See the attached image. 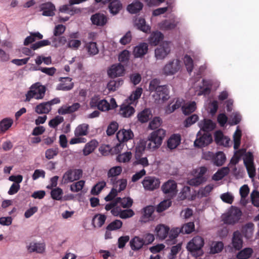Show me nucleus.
Listing matches in <instances>:
<instances>
[{
    "label": "nucleus",
    "instance_id": "f257e3e1",
    "mask_svg": "<svg viewBox=\"0 0 259 259\" xmlns=\"http://www.w3.org/2000/svg\"><path fill=\"white\" fill-rule=\"evenodd\" d=\"M143 90L141 88H138L133 92L131 96L126 100L125 103H123L120 107L119 113L124 117H128L134 114L135 109L131 105H136L138 99L141 97Z\"/></svg>",
    "mask_w": 259,
    "mask_h": 259
},
{
    "label": "nucleus",
    "instance_id": "f03ea898",
    "mask_svg": "<svg viewBox=\"0 0 259 259\" xmlns=\"http://www.w3.org/2000/svg\"><path fill=\"white\" fill-rule=\"evenodd\" d=\"M165 135V131L159 128L153 132L148 137L147 147V148L154 150L159 148L162 144L163 139Z\"/></svg>",
    "mask_w": 259,
    "mask_h": 259
},
{
    "label": "nucleus",
    "instance_id": "7ed1b4c3",
    "mask_svg": "<svg viewBox=\"0 0 259 259\" xmlns=\"http://www.w3.org/2000/svg\"><path fill=\"white\" fill-rule=\"evenodd\" d=\"M46 88L39 82L33 84L26 94L25 101H30L32 98L36 100L42 99L45 96Z\"/></svg>",
    "mask_w": 259,
    "mask_h": 259
},
{
    "label": "nucleus",
    "instance_id": "20e7f679",
    "mask_svg": "<svg viewBox=\"0 0 259 259\" xmlns=\"http://www.w3.org/2000/svg\"><path fill=\"white\" fill-rule=\"evenodd\" d=\"M242 215L241 210L236 207H231L222 215L224 223L227 225H234L238 222Z\"/></svg>",
    "mask_w": 259,
    "mask_h": 259
},
{
    "label": "nucleus",
    "instance_id": "39448f33",
    "mask_svg": "<svg viewBox=\"0 0 259 259\" xmlns=\"http://www.w3.org/2000/svg\"><path fill=\"white\" fill-rule=\"evenodd\" d=\"M110 183L112 185V188L109 194L105 197L106 201H111L118 194V192L123 190L126 187L127 181L125 179H110Z\"/></svg>",
    "mask_w": 259,
    "mask_h": 259
},
{
    "label": "nucleus",
    "instance_id": "423d86ee",
    "mask_svg": "<svg viewBox=\"0 0 259 259\" xmlns=\"http://www.w3.org/2000/svg\"><path fill=\"white\" fill-rule=\"evenodd\" d=\"M182 67L181 61L179 59L174 58L167 62L162 69V72L166 76H171L178 72Z\"/></svg>",
    "mask_w": 259,
    "mask_h": 259
},
{
    "label": "nucleus",
    "instance_id": "0eeeda50",
    "mask_svg": "<svg viewBox=\"0 0 259 259\" xmlns=\"http://www.w3.org/2000/svg\"><path fill=\"white\" fill-rule=\"evenodd\" d=\"M172 47V43L168 41H164L154 50V57L156 60H163L170 53Z\"/></svg>",
    "mask_w": 259,
    "mask_h": 259
},
{
    "label": "nucleus",
    "instance_id": "6e6552de",
    "mask_svg": "<svg viewBox=\"0 0 259 259\" xmlns=\"http://www.w3.org/2000/svg\"><path fill=\"white\" fill-rule=\"evenodd\" d=\"M204 244L203 238L200 236H195L190 240L187 245V248L191 254L195 256H200L202 254L201 248Z\"/></svg>",
    "mask_w": 259,
    "mask_h": 259
},
{
    "label": "nucleus",
    "instance_id": "1a4fd4ad",
    "mask_svg": "<svg viewBox=\"0 0 259 259\" xmlns=\"http://www.w3.org/2000/svg\"><path fill=\"white\" fill-rule=\"evenodd\" d=\"M116 137L119 143L116 145L114 150L116 152H119L124 146V142L132 139L134 137V134L130 129H122L118 132Z\"/></svg>",
    "mask_w": 259,
    "mask_h": 259
},
{
    "label": "nucleus",
    "instance_id": "9d476101",
    "mask_svg": "<svg viewBox=\"0 0 259 259\" xmlns=\"http://www.w3.org/2000/svg\"><path fill=\"white\" fill-rule=\"evenodd\" d=\"M211 85L212 82L210 80L202 79L197 80L194 83L193 87L196 90L198 96L206 95L209 94Z\"/></svg>",
    "mask_w": 259,
    "mask_h": 259
},
{
    "label": "nucleus",
    "instance_id": "9b49d317",
    "mask_svg": "<svg viewBox=\"0 0 259 259\" xmlns=\"http://www.w3.org/2000/svg\"><path fill=\"white\" fill-rule=\"evenodd\" d=\"M145 190L152 191L158 188L160 185V180L153 176H146L142 182Z\"/></svg>",
    "mask_w": 259,
    "mask_h": 259
},
{
    "label": "nucleus",
    "instance_id": "f8f14e48",
    "mask_svg": "<svg viewBox=\"0 0 259 259\" xmlns=\"http://www.w3.org/2000/svg\"><path fill=\"white\" fill-rule=\"evenodd\" d=\"M82 171L79 169H70L67 170L63 176L64 183L72 182L79 180L82 176Z\"/></svg>",
    "mask_w": 259,
    "mask_h": 259
},
{
    "label": "nucleus",
    "instance_id": "ddd939ff",
    "mask_svg": "<svg viewBox=\"0 0 259 259\" xmlns=\"http://www.w3.org/2000/svg\"><path fill=\"white\" fill-rule=\"evenodd\" d=\"M177 184L174 180H168L161 186L163 193L168 197H172L176 195L177 192Z\"/></svg>",
    "mask_w": 259,
    "mask_h": 259
},
{
    "label": "nucleus",
    "instance_id": "4468645a",
    "mask_svg": "<svg viewBox=\"0 0 259 259\" xmlns=\"http://www.w3.org/2000/svg\"><path fill=\"white\" fill-rule=\"evenodd\" d=\"M249 178H253L255 176V168L253 163V157L251 153L248 152L243 159Z\"/></svg>",
    "mask_w": 259,
    "mask_h": 259
},
{
    "label": "nucleus",
    "instance_id": "2eb2a0df",
    "mask_svg": "<svg viewBox=\"0 0 259 259\" xmlns=\"http://www.w3.org/2000/svg\"><path fill=\"white\" fill-rule=\"evenodd\" d=\"M90 106L92 108L97 107L102 111H106L110 110L109 103L106 100H100L98 97L92 98L90 102Z\"/></svg>",
    "mask_w": 259,
    "mask_h": 259
},
{
    "label": "nucleus",
    "instance_id": "dca6fc26",
    "mask_svg": "<svg viewBox=\"0 0 259 259\" xmlns=\"http://www.w3.org/2000/svg\"><path fill=\"white\" fill-rule=\"evenodd\" d=\"M124 72V66L120 63L112 65L107 70L108 75L111 78L122 76Z\"/></svg>",
    "mask_w": 259,
    "mask_h": 259
},
{
    "label": "nucleus",
    "instance_id": "f3484780",
    "mask_svg": "<svg viewBox=\"0 0 259 259\" xmlns=\"http://www.w3.org/2000/svg\"><path fill=\"white\" fill-rule=\"evenodd\" d=\"M180 23V18L174 17L171 20H165L159 23V27L162 30L175 29Z\"/></svg>",
    "mask_w": 259,
    "mask_h": 259
},
{
    "label": "nucleus",
    "instance_id": "a211bd4d",
    "mask_svg": "<svg viewBox=\"0 0 259 259\" xmlns=\"http://www.w3.org/2000/svg\"><path fill=\"white\" fill-rule=\"evenodd\" d=\"M40 11H42V15L44 16L52 17L55 15L56 7L51 2H47L41 4L39 6Z\"/></svg>",
    "mask_w": 259,
    "mask_h": 259
},
{
    "label": "nucleus",
    "instance_id": "6ab92c4d",
    "mask_svg": "<svg viewBox=\"0 0 259 259\" xmlns=\"http://www.w3.org/2000/svg\"><path fill=\"white\" fill-rule=\"evenodd\" d=\"M59 81L60 83H59L56 87L57 90L69 91L74 87V83L72 82V78L70 77H60Z\"/></svg>",
    "mask_w": 259,
    "mask_h": 259
},
{
    "label": "nucleus",
    "instance_id": "aec40b11",
    "mask_svg": "<svg viewBox=\"0 0 259 259\" xmlns=\"http://www.w3.org/2000/svg\"><path fill=\"white\" fill-rule=\"evenodd\" d=\"M26 248L30 253H42L45 250V244L44 243L32 241L27 244Z\"/></svg>",
    "mask_w": 259,
    "mask_h": 259
},
{
    "label": "nucleus",
    "instance_id": "412c9836",
    "mask_svg": "<svg viewBox=\"0 0 259 259\" xmlns=\"http://www.w3.org/2000/svg\"><path fill=\"white\" fill-rule=\"evenodd\" d=\"M148 45L146 42H142L135 46L133 51L135 58H142L148 52Z\"/></svg>",
    "mask_w": 259,
    "mask_h": 259
},
{
    "label": "nucleus",
    "instance_id": "4be33fe9",
    "mask_svg": "<svg viewBox=\"0 0 259 259\" xmlns=\"http://www.w3.org/2000/svg\"><path fill=\"white\" fill-rule=\"evenodd\" d=\"M214 140L218 145L224 147H229L231 144L230 139L227 136H225L220 131L215 132Z\"/></svg>",
    "mask_w": 259,
    "mask_h": 259
},
{
    "label": "nucleus",
    "instance_id": "5701e85b",
    "mask_svg": "<svg viewBox=\"0 0 259 259\" xmlns=\"http://www.w3.org/2000/svg\"><path fill=\"white\" fill-rule=\"evenodd\" d=\"M212 141V137L208 133L204 134L199 138H197L194 141V145L195 147H202L209 144Z\"/></svg>",
    "mask_w": 259,
    "mask_h": 259
},
{
    "label": "nucleus",
    "instance_id": "b1692460",
    "mask_svg": "<svg viewBox=\"0 0 259 259\" xmlns=\"http://www.w3.org/2000/svg\"><path fill=\"white\" fill-rule=\"evenodd\" d=\"M169 91L167 86L164 85L159 87L158 89V91L153 95V96L155 98L156 100L158 99L165 101L169 99Z\"/></svg>",
    "mask_w": 259,
    "mask_h": 259
},
{
    "label": "nucleus",
    "instance_id": "393cba45",
    "mask_svg": "<svg viewBox=\"0 0 259 259\" xmlns=\"http://www.w3.org/2000/svg\"><path fill=\"white\" fill-rule=\"evenodd\" d=\"M80 107V105L78 103L73 104L71 106H62L58 109V113L61 115H65L73 113Z\"/></svg>",
    "mask_w": 259,
    "mask_h": 259
},
{
    "label": "nucleus",
    "instance_id": "a878e982",
    "mask_svg": "<svg viewBox=\"0 0 259 259\" xmlns=\"http://www.w3.org/2000/svg\"><path fill=\"white\" fill-rule=\"evenodd\" d=\"M135 158V160L133 163L134 165H141L145 167L149 165L147 157L141 153L136 151Z\"/></svg>",
    "mask_w": 259,
    "mask_h": 259
},
{
    "label": "nucleus",
    "instance_id": "bb28decb",
    "mask_svg": "<svg viewBox=\"0 0 259 259\" xmlns=\"http://www.w3.org/2000/svg\"><path fill=\"white\" fill-rule=\"evenodd\" d=\"M184 100L182 98H177L174 99L172 103L169 104L165 108V111L166 114H170L183 106Z\"/></svg>",
    "mask_w": 259,
    "mask_h": 259
},
{
    "label": "nucleus",
    "instance_id": "cd10ccee",
    "mask_svg": "<svg viewBox=\"0 0 259 259\" xmlns=\"http://www.w3.org/2000/svg\"><path fill=\"white\" fill-rule=\"evenodd\" d=\"M198 126L201 130L209 132L215 128V123L210 119H204L198 122Z\"/></svg>",
    "mask_w": 259,
    "mask_h": 259
},
{
    "label": "nucleus",
    "instance_id": "c85d7f7f",
    "mask_svg": "<svg viewBox=\"0 0 259 259\" xmlns=\"http://www.w3.org/2000/svg\"><path fill=\"white\" fill-rule=\"evenodd\" d=\"M91 20L93 24L100 26H104L107 21L106 17L104 14L100 13L93 15L91 17Z\"/></svg>",
    "mask_w": 259,
    "mask_h": 259
},
{
    "label": "nucleus",
    "instance_id": "c756f323",
    "mask_svg": "<svg viewBox=\"0 0 259 259\" xmlns=\"http://www.w3.org/2000/svg\"><path fill=\"white\" fill-rule=\"evenodd\" d=\"M155 230L158 238L163 240L167 236L169 231V228L166 226L160 224L156 226Z\"/></svg>",
    "mask_w": 259,
    "mask_h": 259
},
{
    "label": "nucleus",
    "instance_id": "7c9ffc66",
    "mask_svg": "<svg viewBox=\"0 0 259 259\" xmlns=\"http://www.w3.org/2000/svg\"><path fill=\"white\" fill-rule=\"evenodd\" d=\"M181 141V137L179 134H173L167 141V147L170 149H174L180 144Z\"/></svg>",
    "mask_w": 259,
    "mask_h": 259
},
{
    "label": "nucleus",
    "instance_id": "2f4dec72",
    "mask_svg": "<svg viewBox=\"0 0 259 259\" xmlns=\"http://www.w3.org/2000/svg\"><path fill=\"white\" fill-rule=\"evenodd\" d=\"M135 24L138 29L146 33L150 30V26L146 24L145 20L142 17H138L135 20Z\"/></svg>",
    "mask_w": 259,
    "mask_h": 259
},
{
    "label": "nucleus",
    "instance_id": "473e14b6",
    "mask_svg": "<svg viewBox=\"0 0 259 259\" xmlns=\"http://www.w3.org/2000/svg\"><path fill=\"white\" fill-rule=\"evenodd\" d=\"M163 39V34L156 31L153 32L149 37V42L152 46L157 45Z\"/></svg>",
    "mask_w": 259,
    "mask_h": 259
},
{
    "label": "nucleus",
    "instance_id": "72a5a7b5",
    "mask_svg": "<svg viewBox=\"0 0 259 259\" xmlns=\"http://www.w3.org/2000/svg\"><path fill=\"white\" fill-rule=\"evenodd\" d=\"M13 119L10 117H6L0 121V134L6 132L13 125Z\"/></svg>",
    "mask_w": 259,
    "mask_h": 259
},
{
    "label": "nucleus",
    "instance_id": "f704fd0d",
    "mask_svg": "<svg viewBox=\"0 0 259 259\" xmlns=\"http://www.w3.org/2000/svg\"><path fill=\"white\" fill-rule=\"evenodd\" d=\"M243 241L241 233L239 231H236L233 233L232 238V244L234 248L239 250L242 247Z\"/></svg>",
    "mask_w": 259,
    "mask_h": 259
},
{
    "label": "nucleus",
    "instance_id": "c9c22d12",
    "mask_svg": "<svg viewBox=\"0 0 259 259\" xmlns=\"http://www.w3.org/2000/svg\"><path fill=\"white\" fill-rule=\"evenodd\" d=\"M144 245V240L138 236H135L130 241V245L132 250H138Z\"/></svg>",
    "mask_w": 259,
    "mask_h": 259
},
{
    "label": "nucleus",
    "instance_id": "e433bc0d",
    "mask_svg": "<svg viewBox=\"0 0 259 259\" xmlns=\"http://www.w3.org/2000/svg\"><path fill=\"white\" fill-rule=\"evenodd\" d=\"M226 160L225 154L222 151H219L215 153L212 163L217 166L223 165Z\"/></svg>",
    "mask_w": 259,
    "mask_h": 259
},
{
    "label": "nucleus",
    "instance_id": "4c0bfd02",
    "mask_svg": "<svg viewBox=\"0 0 259 259\" xmlns=\"http://www.w3.org/2000/svg\"><path fill=\"white\" fill-rule=\"evenodd\" d=\"M196 109V103L195 101H190L184 103L182 109L185 115H188L195 111Z\"/></svg>",
    "mask_w": 259,
    "mask_h": 259
},
{
    "label": "nucleus",
    "instance_id": "58836bf2",
    "mask_svg": "<svg viewBox=\"0 0 259 259\" xmlns=\"http://www.w3.org/2000/svg\"><path fill=\"white\" fill-rule=\"evenodd\" d=\"M230 172V169L228 166L223 167L219 169L213 176L212 179L213 180L218 181L222 180L224 177L227 175Z\"/></svg>",
    "mask_w": 259,
    "mask_h": 259
},
{
    "label": "nucleus",
    "instance_id": "ea45409f",
    "mask_svg": "<svg viewBox=\"0 0 259 259\" xmlns=\"http://www.w3.org/2000/svg\"><path fill=\"white\" fill-rule=\"evenodd\" d=\"M254 225L252 223H248L242 228V233L247 239L250 238L253 233Z\"/></svg>",
    "mask_w": 259,
    "mask_h": 259
},
{
    "label": "nucleus",
    "instance_id": "a19ab883",
    "mask_svg": "<svg viewBox=\"0 0 259 259\" xmlns=\"http://www.w3.org/2000/svg\"><path fill=\"white\" fill-rule=\"evenodd\" d=\"M214 188L213 184H208L204 187H202L198 190L197 195L198 198L206 197L209 196Z\"/></svg>",
    "mask_w": 259,
    "mask_h": 259
},
{
    "label": "nucleus",
    "instance_id": "79ce46f5",
    "mask_svg": "<svg viewBox=\"0 0 259 259\" xmlns=\"http://www.w3.org/2000/svg\"><path fill=\"white\" fill-rule=\"evenodd\" d=\"M154 211V207L152 206H148L144 208L141 222L146 223L152 220V215Z\"/></svg>",
    "mask_w": 259,
    "mask_h": 259
},
{
    "label": "nucleus",
    "instance_id": "37998d69",
    "mask_svg": "<svg viewBox=\"0 0 259 259\" xmlns=\"http://www.w3.org/2000/svg\"><path fill=\"white\" fill-rule=\"evenodd\" d=\"M89 125L87 123L78 125L74 131L76 137L85 136L88 134Z\"/></svg>",
    "mask_w": 259,
    "mask_h": 259
},
{
    "label": "nucleus",
    "instance_id": "c03bdc74",
    "mask_svg": "<svg viewBox=\"0 0 259 259\" xmlns=\"http://www.w3.org/2000/svg\"><path fill=\"white\" fill-rule=\"evenodd\" d=\"M121 8L122 5L118 0L113 1L108 6V8L110 13L113 15H116L118 13Z\"/></svg>",
    "mask_w": 259,
    "mask_h": 259
},
{
    "label": "nucleus",
    "instance_id": "a18cd8bd",
    "mask_svg": "<svg viewBox=\"0 0 259 259\" xmlns=\"http://www.w3.org/2000/svg\"><path fill=\"white\" fill-rule=\"evenodd\" d=\"M143 6V4L141 2L135 1L127 6V10L131 13L135 14L142 10Z\"/></svg>",
    "mask_w": 259,
    "mask_h": 259
},
{
    "label": "nucleus",
    "instance_id": "49530a36",
    "mask_svg": "<svg viewBox=\"0 0 259 259\" xmlns=\"http://www.w3.org/2000/svg\"><path fill=\"white\" fill-rule=\"evenodd\" d=\"M249 192V189L247 185H243L239 189V193L241 196L240 203L243 205H246L247 202L246 197L248 196Z\"/></svg>",
    "mask_w": 259,
    "mask_h": 259
},
{
    "label": "nucleus",
    "instance_id": "de8ad7c7",
    "mask_svg": "<svg viewBox=\"0 0 259 259\" xmlns=\"http://www.w3.org/2000/svg\"><path fill=\"white\" fill-rule=\"evenodd\" d=\"M49 103L48 102L39 104L35 108V111L38 114H47L51 110Z\"/></svg>",
    "mask_w": 259,
    "mask_h": 259
},
{
    "label": "nucleus",
    "instance_id": "09e8293b",
    "mask_svg": "<svg viewBox=\"0 0 259 259\" xmlns=\"http://www.w3.org/2000/svg\"><path fill=\"white\" fill-rule=\"evenodd\" d=\"M123 83V80L118 79L117 80H111L107 84V88L110 92H114L119 88Z\"/></svg>",
    "mask_w": 259,
    "mask_h": 259
},
{
    "label": "nucleus",
    "instance_id": "8fccbe9b",
    "mask_svg": "<svg viewBox=\"0 0 259 259\" xmlns=\"http://www.w3.org/2000/svg\"><path fill=\"white\" fill-rule=\"evenodd\" d=\"M51 42L52 46L57 48L64 45L67 42V39L65 36L57 37L54 35L51 38Z\"/></svg>",
    "mask_w": 259,
    "mask_h": 259
},
{
    "label": "nucleus",
    "instance_id": "3c124183",
    "mask_svg": "<svg viewBox=\"0 0 259 259\" xmlns=\"http://www.w3.org/2000/svg\"><path fill=\"white\" fill-rule=\"evenodd\" d=\"M98 145V142L96 140H92L87 143L83 150V154L85 156L91 153Z\"/></svg>",
    "mask_w": 259,
    "mask_h": 259
},
{
    "label": "nucleus",
    "instance_id": "603ef678",
    "mask_svg": "<svg viewBox=\"0 0 259 259\" xmlns=\"http://www.w3.org/2000/svg\"><path fill=\"white\" fill-rule=\"evenodd\" d=\"M115 200L116 204L123 208H128L132 206L133 203L132 199L129 197L123 198L118 197Z\"/></svg>",
    "mask_w": 259,
    "mask_h": 259
},
{
    "label": "nucleus",
    "instance_id": "864d4df0",
    "mask_svg": "<svg viewBox=\"0 0 259 259\" xmlns=\"http://www.w3.org/2000/svg\"><path fill=\"white\" fill-rule=\"evenodd\" d=\"M106 217L104 214L96 215L92 220V224L95 227L100 228L104 224Z\"/></svg>",
    "mask_w": 259,
    "mask_h": 259
},
{
    "label": "nucleus",
    "instance_id": "5fc2aeb1",
    "mask_svg": "<svg viewBox=\"0 0 259 259\" xmlns=\"http://www.w3.org/2000/svg\"><path fill=\"white\" fill-rule=\"evenodd\" d=\"M121 171L122 168L121 166H116L111 168L107 173V176L109 179V181H110V179H116V177L119 175Z\"/></svg>",
    "mask_w": 259,
    "mask_h": 259
},
{
    "label": "nucleus",
    "instance_id": "6e6d98bb",
    "mask_svg": "<svg viewBox=\"0 0 259 259\" xmlns=\"http://www.w3.org/2000/svg\"><path fill=\"white\" fill-rule=\"evenodd\" d=\"M224 246L223 243L221 241L213 242L210 246V253L215 254L221 252L224 248Z\"/></svg>",
    "mask_w": 259,
    "mask_h": 259
},
{
    "label": "nucleus",
    "instance_id": "4d7b16f0",
    "mask_svg": "<svg viewBox=\"0 0 259 259\" xmlns=\"http://www.w3.org/2000/svg\"><path fill=\"white\" fill-rule=\"evenodd\" d=\"M241 135V131L238 126L233 134L234 149L235 150L238 149L240 147Z\"/></svg>",
    "mask_w": 259,
    "mask_h": 259
},
{
    "label": "nucleus",
    "instance_id": "13d9d810",
    "mask_svg": "<svg viewBox=\"0 0 259 259\" xmlns=\"http://www.w3.org/2000/svg\"><path fill=\"white\" fill-rule=\"evenodd\" d=\"M151 116V111L148 109L144 110L138 115L139 120L142 123L147 122Z\"/></svg>",
    "mask_w": 259,
    "mask_h": 259
},
{
    "label": "nucleus",
    "instance_id": "bf43d9fd",
    "mask_svg": "<svg viewBox=\"0 0 259 259\" xmlns=\"http://www.w3.org/2000/svg\"><path fill=\"white\" fill-rule=\"evenodd\" d=\"M183 61L188 72L190 73L194 68L193 59L190 56L186 55L184 57Z\"/></svg>",
    "mask_w": 259,
    "mask_h": 259
},
{
    "label": "nucleus",
    "instance_id": "052dcab7",
    "mask_svg": "<svg viewBox=\"0 0 259 259\" xmlns=\"http://www.w3.org/2000/svg\"><path fill=\"white\" fill-rule=\"evenodd\" d=\"M252 252L253 250L251 248H245L238 253L237 257L239 259H247L250 257Z\"/></svg>",
    "mask_w": 259,
    "mask_h": 259
},
{
    "label": "nucleus",
    "instance_id": "680f3d73",
    "mask_svg": "<svg viewBox=\"0 0 259 259\" xmlns=\"http://www.w3.org/2000/svg\"><path fill=\"white\" fill-rule=\"evenodd\" d=\"M206 179L204 177L195 176V177L190 179L188 181L190 185L193 186H197L205 182Z\"/></svg>",
    "mask_w": 259,
    "mask_h": 259
},
{
    "label": "nucleus",
    "instance_id": "e2e57ef3",
    "mask_svg": "<svg viewBox=\"0 0 259 259\" xmlns=\"http://www.w3.org/2000/svg\"><path fill=\"white\" fill-rule=\"evenodd\" d=\"M89 54L91 55H95L99 52L97 44L95 42H90L85 45Z\"/></svg>",
    "mask_w": 259,
    "mask_h": 259
},
{
    "label": "nucleus",
    "instance_id": "0e129e2a",
    "mask_svg": "<svg viewBox=\"0 0 259 259\" xmlns=\"http://www.w3.org/2000/svg\"><path fill=\"white\" fill-rule=\"evenodd\" d=\"M162 85H160V80L158 79H153L150 81L149 85V91L152 92L156 93L158 91V89L159 87H161Z\"/></svg>",
    "mask_w": 259,
    "mask_h": 259
},
{
    "label": "nucleus",
    "instance_id": "69168bd1",
    "mask_svg": "<svg viewBox=\"0 0 259 259\" xmlns=\"http://www.w3.org/2000/svg\"><path fill=\"white\" fill-rule=\"evenodd\" d=\"M132 158V153L130 151L124 152L119 154L117 157V160L120 162H127Z\"/></svg>",
    "mask_w": 259,
    "mask_h": 259
},
{
    "label": "nucleus",
    "instance_id": "338daca9",
    "mask_svg": "<svg viewBox=\"0 0 259 259\" xmlns=\"http://www.w3.org/2000/svg\"><path fill=\"white\" fill-rule=\"evenodd\" d=\"M122 225V222L119 220H116L110 223L106 228L108 230L114 231L119 229Z\"/></svg>",
    "mask_w": 259,
    "mask_h": 259
},
{
    "label": "nucleus",
    "instance_id": "774afa93",
    "mask_svg": "<svg viewBox=\"0 0 259 259\" xmlns=\"http://www.w3.org/2000/svg\"><path fill=\"white\" fill-rule=\"evenodd\" d=\"M51 194L53 199L60 200L62 198L63 191L60 188H54L52 190Z\"/></svg>",
    "mask_w": 259,
    "mask_h": 259
}]
</instances>
